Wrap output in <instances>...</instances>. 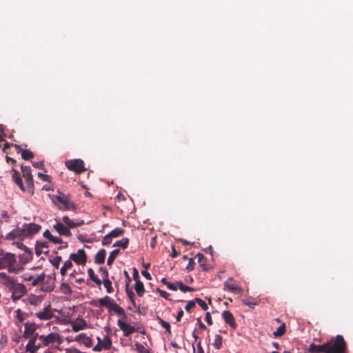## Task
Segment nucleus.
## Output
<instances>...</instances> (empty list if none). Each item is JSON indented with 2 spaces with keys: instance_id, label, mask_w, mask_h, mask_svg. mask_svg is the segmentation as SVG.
Listing matches in <instances>:
<instances>
[{
  "instance_id": "obj_7",
  "label": "nucleus",
  "mask_w": 353,
  "mask_h": 353,
  "mask_svg": "<svg viewBox=\"0 0 353 353\" xmlns=\"http://www.w3.org/2000/svg\"><path fill=\"white\" fill-rule=\"evenodd\" d=\"M65 166L71 171L81 173L86 170L81 159H72L65 162Z\"/></svg>"
},
{
  "instance_id": "obj_37",
  "label": "nucleus",
  "mask_w": 353,
  "mask_h": 353,
  "mask_svg": "<svg viewBox=\"0 0 353 353\" xmlns=\"http://www.w3.org/2000/svg\"><path fill=\"white\" fill-rule=\"evenodd\" d=\"M285 332V325L284 323L281 325L276 331L273 332V334L275 337H279L283 336Z\"/></svg>"
},
{
  "instance_id": "obj_22",
  "label": "nucleus",
  "mask_w": 353,
  "mask_h": 353,
  "mask_svg": "<svg viewBox=\"0 0 353 353\" xmlns=\"http://www.w3.org/2000/svg\"><path fill=\"white\" fill-rule=\"evenodd\" d=\"M21 231L20 228L13 230L6 235V239L7 240H14L16 239H23Z\"/></svg>"
},
{
  "instance_id": "obj_26",
  "label": "nucleus",
  "mask_w": 353,
  "mask_h": 353,
  "mask_svg": "<svg viewBox=\"0 0 353 353\" xmlns=\"http://www.w3.org/2000/svg\"><path fill=\"white\" fill-rule=\"evenodd\" d=\"M134 290L139 296H143L145 292L143 283L141 281H137L134 286Z\"/></svg>"
},
{
  "instance_id": "obj_31",
  "label": "nucleus",
  "mask_w": 353,
  "mask_h": 353,
  "mask_svg": "<svg viewBox=\"0 0 353 353\" xmlns=\"http://www.w3.org/2000/svg\"><path fill=\"white\" fill-rule=\"evenodd\" d=\"M88 274L90 279L97 285H100L101 284V281L95 275L94 272L92 268H89L88 270Z\"/></svg>"
},
{
  "instance_id": "obj_12",
  "label": "nucleus",
  "mask_w": 353,
  "mask_h": 353,
  "mask_svg": "<svg viewBox=\"0 0 353 353\" xmlns=\"http://www.w3.org/2000/svg\"><path fill=\"white\" fill-rule=\"evenodd\" d=\"M53 228L59 234V235L70 237L72 236V233L70 229L62 222L56 221V224L54 225Z\"/></svg>"
},
{
  "instance_id": "obj_46",
  "label": "nucleus",
  "mask_w": 353,
  "mask_h": 353,
  "mask_svg": "<svg viewBox=\"0 0 353 353\" xmlns=\"http://www.w3.org/2000/svg\"><path fill=\"white\" fill-rule=\"evenodd\" d=\"M243 303L245 305H248L250 308H254L255 305H256L257 303L254 301H251L249 299H243Z\"/></svg>"
},
{
  "instance_id": "obj_33",
  "label": "nucleus",
  "mask_w": 353,
  "mask_h": 353,
  "mask_svg": "<svg viewBox=\"0 0 353 353\" xmlns=\"http://www.w3.org/2000/svg\"><path fill=\"white\" fill-rule=\"evenodd\" d=\"M212 345L216 350H219L222 347V336L220 334H216Z\"/></svg>"
},
{
  "instance_id": "obj_63",
  "label": "nucleus",
  "mask_w": 353,
  "mask_h": 353,
  "mask_svg": "<svg viewBox=\"0 0 353 353\" xmlns=\"http://www.w3.org/2000/svg\"><path fill=\"white\" fill-rule=\"evenodd\" d=\"M32 165L36 168L42 169L43 168V161L33 162Z\"/></svg>"
},
{
  "instance_id": "obj_55",
  "label": "nucleus",
  "mask_w": 353,
  "mask_h": 353,
  "mask_svg": "<svg viewBox=\"0 0 353 353\" xmlns=\"http://www.w3.org/2000/svg\"><path fill=\"white\" fill-rule=\"evenodd\" d=\"M1 217L6 222L9 221L10 216L7 211H2L1 213Z\"/></svg>"
},
{
  "instance_id": "obj_17",
  "label": "nucleus",
  "mask_w": 353,
  "mask_h": 353,
  "mask_svg": "<svg viewBox=\"0 0 353 353\" xmlns=\"http://www.w3.org/2000/svg\"><path fill=\"white\" fill-rule=\"evenodd\" d=\"M21 170L23 172V177L25 178L28 185H33L32 176L31 174V168L30 166L21 165Z\"/></svg>"
},
{
  "instance_id": "obj_50",
  "label": "nucleus",
  "mask_w": 353,
  "mask_h": 353,
  "mask_svg": "<svg viewBox=\"0 0 353 353\" xmlns=\"http://www.w3.org/2000/svg\"><path fill=\"white\" fill-rule=\"evenodd\" d=\"M126 292L128 294V296L130 298L132 303L134 305V294L132 291H131L128 289V286L126 288Z\"/></svg>"
},
{
  "instance_id": "obj_61",
  "label": "nucleus",
  "mask_w": 353,
  "mask_h": 353,
  "mask_svg": "<svg viewBox=\"0 0 353 353\" xmlns=\"http://www.w3.org/2000/svg\"><path fill=\"white\" fill-rule=\"evenodd\" d=\"M99 271L102 273V276L103 278H108V272L106 269L101 267L99 268Z\"/></svg>"
},
{
  "instance_id": "obj_10",
  "label": "nucleus",
  "mask_w": 353,
  "mask_h": 353,
  "mask_svg": "<svg viewBox=\"0 0 353 353\" xmlns=\"http://www.w3.org/2000/svg\"><path fill=\"white\" fill-rule=\"evenodd\" d=\"M87 256L85 252L83 249H80L77 253H72L70 255V260L74 261L78 265H83L85 263Z\"/></svg>"
},
{
  "instance_id": "obj_34",
  "label": "nucleus",
  "mask_w": 353,
  "mask_h": 353,
  "mask_svg": "<svg viewBox=\"0 0 353 353\" xmlns=\"http://www.w3.org/2000/svg\"><path fill=\"white\" fill-rule=\"evenodd\" d=\"M60 290L61 292L66 295H70L72 292L71 288L70 287L69 284L66 282H63L61 283Z\"/></svg>"
},
{
  "instance_id": "obj_58",
  "label": "nucleus",
  "mask_w": 353,
  "mask_h": 353,
  "mask_svg": "<svg viewBox=\"0 0 353 353\" xmlns=\"http://www.w3.org/2000/svg\"><path fill=\"white\" fill-rule=\"evenodd\" d=\"M43 236L46 239H48L49 241H51L52 239L53 235L50 233V232L48 230H46L44 231L43 234Z\"/></svg>"
},
{
  "instance_id": "obj_15",
  "label": "nucleus",
  "mask_w": 353,
  "mask_h": 353,
  "mask_svg": "<svg viewBox=\"0 0 353 353\" xmlns=\"http://www.w3.org/2000/svg\"><path fill=\"white\" fill-rule=\"evenodd\" d=\"M37 330V325L34 323L27 322L24 325L23 337L25 339L34 336L36 335L35 331Z\"/></svg>"
},
{
  "instance_id": "obj_16",
  "label": "nucleus",
  "mask_w": 353,
  "mask_h": 353,
  "mask_svg": "<svg viewBox=\"0 0 353 353\" xmlns=\"http://www.w3.org/2000/svg\"><path fill=\"white\" fill-rule=\"evenodd\" d=\"M62 222L70 229L79 227L84 224L83 220L74 221L70 219L68 216L62 217Z\"/></svg>"
},
{
  "instance_id": "obj_11",
  "label": "nucleus",
  "mask_w": 353,
  "mask_h": 353,
  "mask_svg": "<svg viewBox=\"0 0 353 353\" xmlns=\"http://www.w3.org/2000/svg\"><path fill=\"white\" fill-rule=\"evenodd\" d=\"M224 290H228L234 294H240L242 292V289L236 285L232 278H228L224 282Z\"/></svg>"
},
{
  "instance_id": "obj_49",
  "label": "nucleus",
  "mask_w": 353,
  "mask_h": 353,
  "mask_svg": "<svg viewBox=\"0 0 353 353\" xmlns=\"http://www.w3.org/2000/svg\"><path fill=\"white\" fill-rule=\"evenodd\" d=\"M22 279H23V281H31L32 282L33 279H34V275H31L29 273H24L22 275Z\"/></svg>"
},
{
  "instance_id": "obj_45",
  "label": "nucleus",
  "mask_w": 353,
  "mask_h": 353,
  "mask_svg": "<svg viewBox=\"0 0 353 353\" xmlns=\"http://www.w3.org/2000/svg\"><path fill=\"white\" fill-rule=\"evenodd\" d=\"M81 343H83L88 347H90L92 345V341L90 337L86 336L85 334L82 340Z\"/></svg>"
},
{
  "instance_id": "obj_42",
  "label": "nucleus",
  "mask_w": 353,
  "mask_h": 353,
  "mask_svg": "<svg viewBox=\"0 0 353 353\" xmlns=\"http://www.w3.org/2000/svg\"><path fill=\"white\" fill-rule=\"evenodd\" d=\"M177 285L179 290L183 292H191L193 290V288L184 285L181 281L177 282Z\"/></svg>"
},
{
  "instance_id": "obj_39",
  "label": "nucleus",
  "mask_w": 353,
  "mask_h": 353,
  "mask_svg": "<svg viewBox=\"0 0 353 353\" xmlns=\"http://www.w3.org/2000/svg\"><path fill=\"white\" fill-rule=\"evenodd\" d=\"M103 284L104 287L106 288L108 293H112L113 291V288L112 287V283L109 280L108 278H103Z\"/></svg>"
},
{
  "instance_id": "obj_23",
  "label": "nucleus",
  "mask_w": 353,
  "mask_h": 353,
  "mask_svg": "<svg viewBox=\"0 0 353 353\" xmlns=\"http://www.w3.org/2000/svg\"><path fill=\"white\" fill-rule=\"evenodd\" d=\"M48 245L46 241H37L35 245V252L37 255H40L43 252H46L47 251L44 250V249H48Z\"/></svg>"
},
{
  "instance_id": "obj_48",
  "label": "nucleus",
  "mask_w": 353,
  "mask_h": 353,
  "mask_svg": "<svg viewBox=\"0 0 353 353\" xmlns=\"http://www.w3.org/2000/svg\"><path fill=\"white\" fill-rule=\"evenodd\" d=\"M194 307H195V300L194 301H189L185 307V310L187 312H190Z\"/></svg>"
},
{
  "instance_id": "obj_25",
  "label": "nucleus",
  "mask_w": 353,
  "mask_h": 353,
  "mask_svg": "<svg viewBox=\"0 0 353 353\" xmlns=\"http://www.w3.org/2000/svg\"><path fill=\"white\" fill-rule=\"evenodd\" d=\"M110 311H114L117 314L122 316L124 319L127 318L125 310L116 303L111 307Z\"/></svg>"
},
{
  "instance_id": "obj_40",
  "label": "nucleus",
  "mask_w": 353,
  "mask_h": 353,
  "mask_svg": "<svg viewBox=\"0 0 353 353\" xmlns=\"http://www.w3.org/2000/svg\"><path fill=\"white\" fill-rule=\"evenodd\" d=\"M135 350L137 353H148L150 352L141 343L137 342L134 344Z\"/></svg>"
},
{
  "instance_id": "obj_9",
  "label": "nucleus",
  "mask_w": 353,
  "mask_h": 353,
  "mask_svg": "<svg viewBox=\"0 0 353 353\" xmlns=\"http://www.w3.org/2000/svg\"><path fill=\"white\" fill-rule=\"evenodd\" d=\"M29 339L28 343L26 345V350L29 353H37L39 349V345H37V340H39V335L36 333L34 336H31Z\"/></svg>"
},
{
  "instance_id": "obj_2",
  "label": "nucleus",
  "mask_w": 353,
  "mask_h": 353,
  "mask_svg": "<svg viewBox=\"0 0 353 353\" xmlns=\"http://www.w3.org/2000/svg\"><path fill=\"white\" fill-rule=\"evenodd\" d=\"M3 269H7L10 273H16L18 271L17 259L14 254L6 252L0 256V270Z\"/></svg>"
},
{
  "instance_id": "obj_19",
  "label": "nucleus",
  "mask_w": 353,
  "mask_h": 353,
  "mask_svg": "<svg viewBox=\"0 0 353 353\" xmlns=\"http://www.w3.org/2000/svg\"><path fill=\"white\" fill-rule=\"evenodd\" d=\"M326 343L323 345L310 344L309 347V352L312 353H326Z\"/></svg>"
},
{
  "instance_id": "obj_47",
  "label": "nucleus",
  "mask_w": 353,
  "mask_h": 353,
  "mask_svg": "<svg viewBox=\"0 0 353 353\" xmlns=\"http://www.w3.org/2000/svg\"><path fill=\"white\" fill-rule=\"evenodd\" d=\"M194 300L195 302H196L202 307L203 310H208V305L203 300H202L200 298H196Z\"/></svg>"
},
{
  "instance_id": "obj_32",
  "label": "nucleus",
  "mask_w": 353,
  "mask_h": 353,
  "mask_svg": "<svg viewBox=\"0 0 353 353\" xmlns=\"http://www.w3.org/2000/svg\"><path fill=\"white\" fill-rule=\"evenodd\" d=\"M101 345L104 350H110L112 347V341L108 335H105L103 337Z\"/></svg>"
},
{
  "instance_id": "obj_36",
  "label": "nucleus",
  "mask_w": 353,
  "mask_h": 353,
  "mask_svg": "<svg viewBox=\"0 0 353 353\" xmlns=\"http://www.w3.org/2000/svg\"><path fill=\"white\" fill-rule=\"evenodd\" d=\"M129 243V240L128 238H123L120 241H117L113 245L114 247H121L123 249H125L128 247Z\"/></svg>"
},
{
  "instance_id": "obj_62",
  "label": "nucleus",
  "mask_w": 353,
  "mask_h": 353,
  "mask_svg": "<svg viewBox=\"0 0 353 353\" xmlns=\"http://www.w3.org/2000/svg\"><path fill=\"white\" fill-rule=\"evenodd\" d=\"M159 292L162 297L169 299L170 294L168 292L161 290H159Z\"/></svg>"
},
{
  "instance_id": "obj_59",
  "label": "nucleus",
  "mask_w": 353,
  "mask_h": 353,
  "mask_svg": "<svg viewBox=\"0 0 353 353\" xmlns=\"http://www.w3.org/2000/svg\"><path fill=\"white\" fill-rule=\"evenodd\" d=\"M132 277H133V279L135 280V281H140V280L139 279V272H138V270H137V268H133V270H132Z\"/></svg>"
},
{
  "instance_id": "obj_51",
  "label": "nucleus",
  "mask_w": 353,
  "mask_h": 353,
  "mask_svg": "<svg viewBox=\"0 0 353 353\" xmlns=\"http://www.w3.org/2000/svg\"><path fill=\"white\" fill-rule=\"evenodd\" d=\"M111 239H111L110 236H108V234H106V235L103 237V240H102V244H103V245H108L110 244V243H111V242H112V240H111Z\"/></svg>"
},
{
  "instance_id": "obj_21",
  "label": "nucleus",
  "mask_w": 353,
  "mask_h": 353,
  "mask_svg": "<svg viewBox=\"0 0 353 353\" xmlns=\"http://www.w3.org/2000/svg\"><path fill=\"white\" fill-rule=\"evenodd\" d=\"M12 179L16 183V184L20 188V189L23 191L25 190L24 185L22 181V179L21 177L20 173L15 169L12 170Z\"/></svg>"
},
{
  "instance_id": "obj_54",
  "label": "nucleus",
  "mask_w": 353,
  "mask_h": 353,
  "mask_svg": "<svg viewBox=\"0 0 353 353\" xmlns=\"http://www.w3.org/2000/svg\"><path fill=\"white\" fill-rule=\"evenodd\" d=\"M196 256L198 258V261L200 265L204 266L203 261L205 260V256L201 253H198Z\"/></svg>"
},
{
  "instance_id": "obj_56",
  "label": "nucleus",
  "mask_w": 353,
  "mask_h": 353,
  "mask_svg": "<svg viewBox=\"0 0 353 353\" xmlns=\"http://www.w3.org/2000/svg\"><path fill=\"white\" fill-rule=\"evenodd\" d=\"M51 242L55 243V244H61L63 243L62 239L59 236H53Z\"/></svg>"
},
{
  "instance_id": "obj_13",
  "label": "nucleus",
  "mask_w": 353,
  "mask_h": 353,
  "mask_svg": "<svg viewBox=\"0 0 353 353\" xmlns=\"http://www.w3.org/2000/svg\"><path fill=\"white\" fill-rule=\"evenodd\" d=\"M70 323L72 326V331H74V332L83 330L87 328L88 327L86 321L83 318H77L70 321Z\"/></svg>"
},
{
  "instance_id": "obj_18",
  "label": "nucleus",
  "mask_w": 353,
  "mask_h": 353,
  "mask_svg": "<svg viewBox=\"0 0 353 353\" xmlns=\"http://www.w3.org/2000/svg\"><path fill=\"white\" fill-rule=\"evenodd\" d=\"M222 316L225 323L228 324L232 328H235L236 323L232 314L230 311H223Z\"/></svg>"
},
{
  "instance_id": "obj_29",
  "label": "nucleus",
  "mask_w": 353,
  "mask_h": 353,
  "mask_svg": "<svg viewBox=\"0 0 353 353\" xmlns=\"http://www.w3.org/2000/svg\"><path fill=\"white\" fill-rule=\"evenodd\" d=\"M73 266L72 261L69 259L67 260L60 270L61 276H65L68 270H70Z\"/></svg>"
},
{
  "instance_id": "obj_4",
  "label": "nucleus",
  "mask_w": 353,
  "mask_h": 353,
  "mask_svg": "<svg viewBox=\"0 0 353 353\" xmlns=\"http://www.w3.org/2000/svg\"><path fill=\"white\" fill-rule=\"evenodd\" d=\"M8 288L12 292V299L16 301L20 299L23 294L26 292V288L22 283H15L14 281L12 284H10Z\"/></svg>"
},
{
  "instance_id": "obj_57",
  "label": "nucleus",
  "mask_w": 353,
  "mask_h": 353,
  "mask_svg": "<svg viewBox=\"0 0 353 353\" xmlns=\"http://www.w3.org/2000/svg\"><path fill=\"white\" fill-rule=\"evenodd\" d=\"M38 176L43 181H48L50 179V176L47 174H42L41 172L38 173Z\"/></svg>"
},
{
  "instance_id": "obj_20",
  "label": "nucleus",
  "mask_w": 353,
  "mask_h": 353,
  "mask_svg": "<svg viewBox=\"0 0 353 353\" xmlns=\"http://www.w3.org/2000/svg\"><path fill=\"white\" fill-rule=\"evenodd\" d=\"M99 304L101 306H105L108 308L110 312L111 307L115 303L114 301L110 296H105L99 300Z\"/></svg>"
},
{
  "instance_id": "obj_30",
  "label": "nucleus",
  "mask_w": 353,
  "mask_h": 353,
  "mask_svg": "<svg viewBox=\"0 0 353 353\" xmlns=\"http://www.w3.org/2000/svg\"><path fill=\"white\" fill-rule=\"evenodd\" d=\"M119 252V249H114L110 252L107 261L108 265H111L112 264Z\"/></svg>"
},
{
  "instance_id": "obj_5",
  "label": "nucleus",
  "mask_w": 353,
  "mask_h": 353,
  "mask_svg": "<svg viewBox=\"0 0 353 353\" xmlns=\"http://www.w3.org/2000/svg\"><path fill=\"white\" fill-rule=\"evenodd\" d=\"M20 229L23 239L37 233L41 229V226L35 223L23 224Z\"/></svg>"
},
{
  "instance_id": "obj_53",
  "label": "nucleus",
  "mask_w": 353,
  "mask_h": 353,
  "mask_svg": "<svg viewBox=\"0 0 353 353\" xmlns=\"http://www.w3.org/2000/svg\"><path fill=\"white\" fill-rule=\"evenodd\" d=\"M166 286L168 287V289L171 290H176L177 288H178V285H177V282L176 283H166Z\"/></svg>"
},
{
  "instance_id": "obj_3",
  "label": "nucleus",
  "mask_w": 353,
  "mask_h": 353,
  "mask_svg": "<svg viewBox=\"0 0 353 353\" xmlns=\"http://www.w3.org/2000/svg\"><path fill=\"white\" fill-rule=\"evenodd\" d=\"M326 353H345L346 344L341 335H337L326 343Z\"/></svg>"
},
{
  "instance_id": "obj_64",
  "label": "nucleus",
  "mask_w": 353,
  "mask_h": 353,
  "mask_svg": "<svg viewBox=\"0 0 353 353\" xmlns=\"http://www.w3.org/2000/svg\"><path fill=\"white\" fill-rule=\"evenodd\" d=\"M142 275L148 280H151L152 277L150 276V274L147 270H142L141 271Z\"/></svg>"
},
{
  "instance_id": "obj_24",
  "label": "nucleus",
  "mask_w": 353,
  "mask_h": 353,
  "mask_svg": "<svg viewBox=\"0 0 353 353\" xmlns=\"http://www.w3.org/2000/svg\"><path fill=\"white\" fill-rule=\"evenodd\" d=\"M105 250L104 249L99 250L94 257L95 263L103 264L105 261Z\"/></svg>"
},
{
  "instance_id": "obj_44",
  "label": "nucleus",
  "mask_w": 353,
  "mask_h": 353,
  "mask_svg": "<svg viewBox=\"0 0 353 353\" xmlns=\"http://www.w3.org/2000/svg\"><path fill=\"white\" fill-rule=\"evenodd\" d=\"M61 260L62 258L61 256H57L52 260H51L50 262L53 267H54L55 268H59V263L61 261Z\"/></svg>"
},
{
  "instance_id": "obj_41",
  "label": "nucleus",
  "mask_w": 353,
  "mask_h": 353,
  "mask_svg": "<svg viewBox=\"0 0 353 353\" xmlns=\"http://www.w3.org/2000/svg\"><path fill=\"white\" fill-rule=\"evenodd\" d=\"M21 157L25 160H29L34 157L33 153L28 150H21Z\"/></svg>"
},
{
  "instance_id": "obj_8",
  "label": "nucleus",
  "mask_w": 353,
  "mask_h": 353,
  "mask_svg": "<svg viewBox=\"0 0 353 353\" xmlns=\"http://www.w3.org/2000/svg\"><path fill=\"white\" fill-rule=\"evenodd\" d=\"M54 316V310L52 309L50 304L45 306L42 310L38 311L35 313V316L41 321L50 320Z\"/></svg>"
},
{
  "instance_id": "obj_27",
  "label": "nucleus",
  "mask_w": 353,
  "mask_h": 353,
  "mask_svg": "<svg viewBox=\"0 0 353 353\" xmlns=\"http://www.w3.org/2000/svg\"><path fill=\"white\" fill-rule=\"evenodd\" d=\"M46 274L42 272L40 274L34 275V279L31 283L32 286H36L40 283H42L45 279Z\"/></svg>"
},
{
  "instance_id": "obj_52",
  "label": "nucleus",
  "mask_w": 353,
  "mask_h": 353,
  "mask_svg": "<svg viewBox=\"0 0 353 353\" xmlns=\"http://www.w3.org/2000/svg\"><path fill=\"white\" fill-rule=\"evenodd\" d=\"M194 264L195 263H194V261H193V259H190L188 264L186 266V270H188V271L192 270L194 269Z\"/></svg>"
},
{
  "instance_id": "obj_38",
  "label": "nucleus",
  "mask_w": 353,
  "mask_h": 353,
  "mask_svg": "<svg viewBox=\"0 0 353 353\" xmlns=\"http://www.w3.org/2000/svg\"><path fill=\"white\" fill-rule=\"evenodd\" d=\"M0 279H4V285L7 287L12 284V282L14 281L11 277L7 275L6 272H0Z\"/></svg>"
},
{
  "instance_id": "obj_14",
  "label": "nucleus",
  "mask_w": 353,
  "mask_h": 353,
  "mask_svg": "<svg viewBox=\"0 0 353 353\" xmlns=\"http://www.w3.org/2000/svg\"><path fill=\"white\" fill-rule=\"evenodd\" d=\"M117 325L123 332V335L126 337L129 336L131 334L135 332V327L134 326L125 323V321L122 319L118 320Z\"/></svg>"
},
{
  "instance_id": "obj_60",
  "label": "nucleus",
  "mask_w": 353,
  "mask_h": 353,
  "mask_svg": "<svg viewBox=\"0 0 353 353\" xmlns=\"http://www.w3.org/2000/svg\"><path fill=\"white\" fill-rule=\"evenodd\" d=\"M205 319L207 323L209 325H211L212 324V320L210 312H206Z\"/></svg>"
},
{
  "instance_id": "obj_35",
  "label": "nucleus",
  "mask_w": 353,
  "mask_h": 353,
  "mask_svg": "<svg viewBox=\"0 0 353 353\" xmlns=\"http://www.w3.org/2000/svg\"><path fill=\"white\" fill-rule=\"evenodd\" d=\"M123 232H124L123 229H121L120 228H114L113 230H112L110 233H108V235L111 239L116 238V237H118V236H121V234H123Z\"/></svg>"
},
{
  "instance_id": "obj_6",
  "label": "nucleus",
  "mask_w": 353,
  "mask_h": 353,
  "mask_svg": "<svg viewBox=\"0 0 353 353\" xmlns=\"http://www.w3.org/2000/svg\"><path fill=\"white\" fill-rule=\"evenodd\" d=\"M39 340L42 341V344L46 346L61 343L60 335L57 332H51L47 335H39Z\"/></svg>"
},
{
  "instance_id": "obj_43",
  "label": "nucleus",
  "mask_w": 353,
  "mask_h": 353,
  "mask_svg": "<svg viewBox=\"0 0 353 353\" xmlns=\"http://www.w3.org/2000/svg\"><path fill=\"white\" fill-rule=\"evenodd\" d=\"M159 323L161 324V325L165 330V331L168 333V334H170L171 333V327H170V325L168 322L167 321H165L164 320H163L162 319H159Z\"/></svg>"
},
{
  "instance_id": "obj_1",
  "label": "nucleus",
  "mask_w": 353,
  "mask_h": 353,
  "mask_svg": "<svg viewBox=\"0 0 353 353\" xmlns=\"http://www.w3.org/2000/svg\"><path fill=\"white\" fill-rule=\"evenodd\" d=\"M52 201L58 207L59 209L63 210H76V205L70 201L68 195L59 192L58 195L50 196Z\"/></svg>"
},
{
  "instance_id": "obj_28",
  "label": "nucleus",
  "mask_w": 353,
  "mask_h": 353,
  "mask_svg": "<svg viewBox=\"0 0 353 353\" xmlns=\"http://www.w3.org/2000/svg\"><path fill=\"white\" fill-rule=\"evenodd\" d=\"M42 301L43 298L41 296L32 294L28 297V303L33 305H39Z\"/></svg>"
}]
</instances>
